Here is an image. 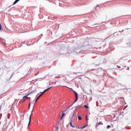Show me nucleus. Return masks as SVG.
<instances>
[{
    "mask_svg": "<svg viewBox=\"0 0 131 131\" xmlns=\"http://www.w3.org/2000/svg\"><path fill=\"white\" fill-rule=\"evenodd\" d=\"M86 120L88 122V121L89 120V118H88V116H86Z\"/></svg>",
    "mask_w": 131,
    "mask_h": 131,
    "instance_id": "2eb2a0df",
    "label": "nucleus"
},
{
    "mask_svg": "<svg viewBox=\"0 0 131 131\" xmlns=\"http://www.w3.org/2000/svg\"><path fill=\"white\" fill-rule=\"evenodd\" d=\"M27 96H24L23 97V102H25V101H26L27 98H26Z\"/></svg>",
    "mask_w": 131,
    "mask_h": 131,
    "instance_id": "6e6552de",
    "label": "nucleus"
},
{
    "mask_svg": "<svg viewBox=\"0 0 131 131\" xmlns=\"http://www.w3.org/2000/svg\"><path fill=\"white\" fill-rule=\"evenodd\" d=\"M30 108V103L29 104V108Z\"/></svg>",
    "mask_w": 131,
    "mask_h": 131,
    "instance_id": "aec40b11",
    "label": "nucleus"
},
{
    "mask_svg": "<svg viewBox=\"0 0 131 131\" xmlns=\"http://www.w3.org/2000/svg\"><path fill=\"white\" fill-rule=\"evenodd\" d=\"M0 111H1V108H0Z\"/></svg>",
    "mask_w": 131,
    "mask_h": 131,
    "instance_id": "b1692460",
    "label": "nucleus"
},
{
    "mask_svg": "<svg viewBox=\"0 0 131 131\" xmlns=\"http://www.w3.org/2000/svg\"><path fill=\"white\" fill-rule=\"evenodd\" d=\"M43 94H44L43 92H42L41 94L39 96H40V97H41V96H42V95H43Z\"/></svg>",
    "mask_w": 131,
    "mask_h": 131,
    "instance_id": "dca6fc26",
    "label": "nucleus"
},
{
    "mask_svg": "<svg viewBox=\"0 0 131 131\" xmlns=\"http://www.w3.org/2000/svg\"><path fill=\"white\" fill-rule=\"evenodd\" d=\"M103 125V123L102 122H99L97 124L96 126H99V125Z\"/></svg>",
    "mask_w": 131,
    "mask_h": 131,
    "instance_id": "423d86ee",
    "label": "nucleus"
},
{
    "mask_svg": "<svg viewBox=\"0 0 131 131\" xmlns=\"http://www.w3.org/2000/svg\"><path fill=\"white\" fill-rule=\"evenodd\" d=\"M86 126V125H84V126H83L82 127V128H84V127H85Z\"/></svg>",
    "mask_w": 131,
    "mask_h": 131,
    "instance_id": "6ab92c4d",
    "label": "nucleus"
},
{
    "mask_svg": "<svg viewBox=\"0 0 131 131\" xmlns=\"http://www.w3.org/2000/svg\"><path fill=\"white\" fill-rule=\"evenodd\" d=\"M66 88H68V89H70V88H68V87H67V86H66Z\"/></svg>",
    "mask_w": 131,
    "mask_h": 131,
    "instance_id": "4be33fe9",
    "label": "nucleus"
},
{
    "mask_svg": "<svg viewBox=\"0 0 131 131\" xmlns=\"http://www.w3.org/2000/svg\"><path fill=\"white\" fill-rule=\"evenodd\" d=\"M40 97V96H39L37 99H36V101H38V99H39V98Z\"/></svg>",
    "mask_w": 131,
    "mask_h": 131,
    "instance_id": "4468645a",
    "label": "nucleus"
},
{
    "mask_svg": "<svg viewBox=\"0 0 131 131\" xmlns=\"http://www.w3.org/2000/svg\"><path fill=\"white\" fill-rule=\"evenodd\" d=\"M29 95H30V93L28 94V95H26V96H25V97H26V99H29V97H28V96H29Z\"/></svg>",
    "mask_w": 131,
    "mask_h": 131,
    "instance_id": "9d476101",
    "label": "nucleus"
},
{
    "mask_svg": "<svg viewBox=\"0 0 131 131\" xmlns=\"http://www.w3.org/2000/svg\"><path fill=\"white\" fill-rule=\"evenodd\" d=\"M67 111V110L63 111V112H62V116L60 118V120H62V119H63V117H64V116H65V113H64V112Z\"/></svg>",
    "mask_w": 131,
    "mask_h": 131,
    "instance_id": "f03ea898",
    "label": "nucleus"
},
{
    "mask_svg": "<svg viewBox=\"0 0 131 131\" xmlns=\"http://www.w3.org/2000/svg\"><path fill=\"white\" fill-rule=\"evenodd\" d=\"M70 126H71L72 127H74V126L72 124V122H71H71H70Z\"/></svg>",
    "mask_w": 131,
    "mask_h": 131,
    "instance_id": "9b49d317",
    "label": "nucleus"
},
{
    "mask_svg": "<svg viewBox=\"0 0 131 131\" xmlns=\"http://www.w3.org/2000/svg\"><path fill=\"white\" fill-rule=\"evenodd\" d=\"M0 30H2V25L0 24Z\"/></svg>",
    "mask_w": 131,
    "mask_h": 131,
    "instance_id": "a211bd4d",
    "label": "nucleus"
},
{
    "mask_svg": "<svg viewBox=\"0 0 131 131\" xmlns=\"http://www.w3.org/2000/svg\"><path fill=\"white\" fill-rule=\"evenodd\" d=\"M78 120H82V118H81V117L78 116Z\"/></svg>",
    "mask_w": 131,
    "mask_h": 131,
    "instance_id": "1a4fd4ad",
    "label": "nucleus"
},
{
    "mask_svg": "<svg viewBox=\"0 0 131 131\" xmlns=\"http://www.w3.org/2000/svg\"><path fill=\"white\" fill-rule=\"evenodd\" d=\"M84 107H85L86 108V109H88V108H89V106L86 105H84Z\"/></svg>",
    "mask_w": 131,
    "mask_h": 131,
    "instance_id": "f8f14e48",
    "label": "nucleus"
},
{
    "mask_svg": "<svg viewBox=\"0 0 131 131\" xmlns=\"http://www.w3.org/2000/svg\"><path fill=\"white\" fill-rule=\"evenodd\" d=\"M51 88H52V87H50V88H48V89H47L44 90V91L43 92V93L45 94V93H46V92H48V91H49V90H50V89H51Z\"/></svg>",
    "mask_w": 131,
    "mask_h": 131,
    "instance_id": "39448f33",
    "label": "nucleus"
},
{
    "mask_svg": "<svg viewBox=\"0 0 131 131\" xmlns=\"http://www.w3.org/2000/svg\"><path fill=\"white\" fill-rule=\"evenodd\" d=\"M30 73H31V72L30 71H28L27 74H30Z\"/></svg>",
    "mask_w": 131,
    "mask_h": 131,
    "instance_id": "f3484780",
    "label": "nucleus"
},
{
    "mask_svg": "<svg viewBox=\"0 0 131 131\" xmlns=\"http://www.w3.org/2000/svg\"><path fill=\"white\" fill-rule=\"evenodd\" d=\"M74 114H75V113L73 112L72 116H70V117L71 118V122H72V118H73V117H74Z\"/></svg>",
    "mask_w": 131,
    "mask_h": 131,
    "instance_id": "7ed1b4c3",
    "label": "nucleus"
},
{
    "mask_svg": "<svg viewBox=\"0 0 131 131\" xmlns=\"http://www.w3.org/2000/svg\"><path fill=\"white\" fill-rule=\"evenodd\" d=\"M110 127H111V126H110V125L107 126V128H110Z\"/></svg>",
    "mask_w": 131,
    "mask_h": 131,
    "instance_id": "ddd939ff",
    "label": "nucleus"
},
{
    "mask_svg": "<svg viewBox=\"0 0 131 131\" xmlns=\"http://www.w3.org/2000/svg\"><path fill=\"white\" fill-rule=\"evenodd\" d=\"M24 76H26V75H25Z\"/></svg>",
    "mask_w": 131,
    "mask_h": 131,
    "instance_id": "5701e85b",
    "label": "nucleus"
},
{
    "mask_svg": "<svg viewBox=\"0 0 131 131\" xmlns=\"http://www.w3.org/2000/svg\"><path fill=\"white\" fill-rule=\"evenodd\" d=\"M31 122V115L30 116L28 126H29V125H30Z\"/></svg>",
    "mask_w": 131,
    "mask_h": 131,
    "instance_id": "20e7f679",
    "label": "nucleus"
},
{
    "mask_svg": "<svg viewBox=\"0 0 131 131\" xmlns=\"http://www.w3.org/2000/svg\"><path fill=\"white\" fill-rule=\"evenodd\" d=\"M37 102V101H36H36L35 102V103H36Z\"/></svg>",
    "mask_w": 131,
    "mask_h": 131,
    "instance_id": "412c9836",
    "label": "nucleus"
},
{
    "mask_svg": "<svg viewBox=\"0 0 131 131\" xmlns=\"http://www.w3.org/2000/svg\"><path fill=\"white\" fill-rule=\"evenodd\" d=\"M20 0H15V1L13 3V5H16L18 2H19Z\"/></svg>",
    "mask_w": 131,
    "mask_h": 131,
    "instance_id": "0eeeda50",
    "label": "nucleus"
},
{
    "mask_svg": "<svg viewBox=\"0 0 131 131\" xmlns=\"http://www.w3.org/2000/svg\"><path fill=\"white\" fill-rule=\"evenodd\" d=\"M74 94H75V100L74 102V103H76V102H77L78 100V94L76 93V92L73 91Z\"/></svg>",
    "mask_w": 131,
    "mask_h": 131,
    "instance_id": "f257e3e1",
    "label": "nucleus"
}]
</instances>
